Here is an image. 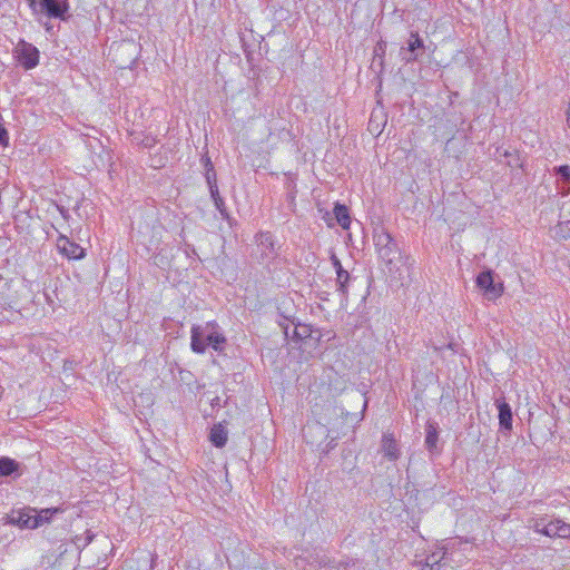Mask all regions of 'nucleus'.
I'll return each mask as SVG.
<instances>
[{
	"label": "nucleus",
	"mask_w": 570,
	"mask_h": 570,
	"mask_svg": "<svg viewBox=\"0 0 570 570\" xmlns=\"http://www.w3.org/2000/svg\"><path fill=\"white\" fill-rule=\"evenodd\" d=\"M226 344V337L220 332L216 322H207L205 325H193L190 331V347L195 353H204L208 346L222 352Z\"/></svg>",
	"instance_id": "obj_1"
},
{
	"label": "nucleus",
	"mask_w": 570,
	"mask_h": 570,
	"mask_svg": "<svg viewBox=\"0 0 570 570\" xmlns=\"http://www.w3.org/2000/svg\"><path fill=\"white\" fill-rule=\"evenodd\" d=\"M28 4L33 14H46L48 18L66 19L69 10L68 0H29Z\"/></svg>",
	"instance_id": "obj_2"
},
{
	"label": "nucleus",
	"mask_w": 570,
	"mask_h": 570,
	"mask_svg": "<svg viewBox=\"0 0 570 570\" xmlns=\"http://www.w3.org/2000/svg\"><path fill=\"white\" fill-rule=\"evenodd\" d=\"M20 63L26 69L35 68L39 62V50L31 43L21 40L16 48Z\"/></svg>",
	"instance_id": "obj_3"
},
{
	"label": "nucleus",
	"mask_w": 570,
	"mask_h": 570,
	"mask_svg": "<svg viewBox=\"0 0 570 570\" xmlns=\"http://www.w3.org/2000/svg\"><path fill=\"white\" fill-rule=\"evenodd\" d=\"M476 285L481 289H484L485 295L488 296L489 299L498 298L503 293V285L502 284L495 285L493 283V277H492L491 271L480 273L476 277Z\"/></svg>",
	"instance_id": "obj_4"
},
{
	"label": "nucleus",
	"mask_w": 570,
	"mask_h": 570,
	"mask_svg": "<svg viewBox=\"0 0 570 570\" xmlns=\"http://www.w3.org/2000/svg\"><path fill=\"white\" fill-rule=\"evenodd\" d=\"M377 245L380 246L379 255L386 264H392L400 257L397 245L389 234L380 236Z\"/></svg>",
	"instance_id": "obj_5"
},
{
	"label": "nucleus",
	"mask_w": 570,
	"mask_h": 570,
	"mask_svg": "<svg viewBox=\"0 0 570 570\" xmlns=\"http://www.w3.org/2000/svg\"><path fill=\"white\" fill-rule=\"evenodd\" d=\"M35 510H23L13 512L10 517V523L20 528L36 529L41 525L42 515H36Z\"/></svg>",
	"instance_id": "obj_6"
},
{
	"label": "nucleus",
	"mask_w": 570,
	"mask_h": 570,
	"mask_svg": "<svg viewBox=\"0 0 570 570\" xmlns=\"http://www.w3.org/2000/svg\"><path fill=\"white\" fill-rule=\"evenodd\" d=\"M57 248L69 259H81L85 257V249L77 243L69 240V238L63 235L58 237Z\"/></svg>",
	"instance_id": "obj_7"
},
{
	"label": "nucleus",
	"mask_w": 570,
	"mask_h": 570,
	"mask_svg": "<svg viewBox=\"0 0 570 570\" xmlns=\"http://www.w3.org/2000/svg\"><path fill=\"white\" fill-rule=\"evenodd\" d=\"M257 247L261 256L264 259H272L276 256L277 249L275 246L274 237L268 232H261L256 235Z\"/></svg>",
	"instance_id": "obj_8"
},
{
	"label": "nucleus",
	"mask_w": 570,
	"mask_h": 570,
	"mask_svg": "<svg viewBox=\"0 0 570 570\" xmlns=\"http://www.w3.org/2000/svg\"><path fill=\"white\" fill-rule=\"evenodd\" d=\"M424 49L423 40L421 39L419 32L413 31L410 35V38L407 40V47L406 51L409 52V56L404 57L403 59L406 62H412L417 60L420 53L419 50Z\"/></svg>",
	"instance_id": "obj_9"
},
{
	"label": "nucleus",
	"mask_w": 570,
	"mask_h": 570,
	"mask_svg": "<svg viewBox=\"0 0 570 570\" xmlns=\"http://www.w3.org/2000/svg\"><path fill=\"white\" fill-rule=\"evenodd\" d=\"M382 452L390 461H395L400 456L397 443L392 434H384L382 438Z\"/></svg>",
	"instance_id": "obj_10"
},
{
	"label": "nucleus",
	"mask_w": 570,
	"mask_h": 570,
	"mask_svg": "<svg viewBox=\"0 0 570 570\" xmlns=\"http://www.w3.org/2000/svg\"><path fill=\"white\" fill-rule=\"evenodd\" d=\"M499 423L500 426L507 431H511L512 429V411L508 403L499 402Z\"/></svg>",
	"instance_id": "obj_11"
},
{
	"label": "nucleus",
	"mask_w": 570,
	"mask_h": 570,
	"mask_svg": "<svg viewBox=\"0 0 570 570\" xmlns=\"http://www.w3.org/2000/svg\"><path fill=\"white\" fill-rule=\"evenodd\" d=\"M438 440L439 433L436 424L429 423L426 425L425 446L430 452H433L436 449Z\"/></svg>",
	"instance_id": "obj_12"
},
{
	"label": "nucleus",
	"mask_w": 570,
	"mask_h": 570,
	"mask_svg": "<svg viewBox=\"0 0 570 570\" xmlns=\"http://www.w3.org/2000/svg\"><path fill=\"white\" fill-rule=\"evenodd\" d=\"M210 441L217 448H223L227 442V432L222 425H215L210 431Z\"/></svg>",
	"instance_id": "obj_13"
},
{
	"label": "nucleus",
	"mask_w": 570,
	"mask_h": 570,
	"mask_svg": "<svg viewBox=\"0 0 570 570\" xmlns=\"http://www.w3.org/2000/svg\"><path fill=\"white\" fill-rule=\"evenodd\" d=\"M334 214L340 226L344 229H347L351 224L347 207L344 205L336 204L334 207Z\"/></svg>",
	"instance_id": "obj_14"
},
{
	"label": "nucleus",
	"mask_w": 570,
	"mask_h": 570,
	"mask_svg": "<svg viewBox=\"0 0 570 570\" xmlns=\"http://www.w3.org/2000/svg\"><path fill=\"white\" fill-rule=\"evenodd\" d=\"M205 167H206V181L209 187L210 194H215L217 191V180H216V173L214 169V166L209 158L205 159Z\"/></svg>",
	"instance_id": "obj_15"
},
{
	"label": "nucleus",
	"mask_w": 570,
	"mask_h": 570,
	"mask_svg": "<svg viewBox=\"0 0 570 570\" xmlns=\"http://www.w3.org/2000/svg\"><path fill=\"white\" fill-rule=\"evenodd\" d=\"M553 171L557 176H559L567 184V188H563L561 194L563 196L568 195L570 193V166L562 165L559 167H554Z\"/></svg>",
	"instance_id": "obj_16"
},
{
	"label": "nucleus",
	"mask_w": 570,
	"mask_h": 570,
	"mask_svg": "<svg viewBox=\"0 0 570 570\" xmlns=\"http://www.w3.org/2000/svg\"><path fill=\"white\" fill-rule=\"evenodd\" d=\"M19 468V464L9 458L0 459V475L7 476L16 472Z\"/></svg>",
	"instance_id": "obj_17"
},
{
	"label": "nucleus",
	"mask_w": 570,
	"mask_h": 570,
	"mask_svg": "<svg viewBox=\"0 0 570 570\" xmlns=\"http://www.w3.org/2000/svg\"><path fill=\"white\" fill-rule=\"evenodd\" d=\"M559 519L553 520L549 522L548 524L543 525L542 529H540V523L535 524V530L547 537L550 538H557L558 533V525H559Z\"/></svg>",
	"instance_id": "obj_18"
},
{
	"label": "nucleus",
	"mask_w": 570,
	"mask_h": 570,
	"mask_svg": "<svg viewBox=\"0 0 570 570\" xmlns=\"http://www.w3.org/2000/svg\"><path fill=\"white\" fill-rule=\"evenodd\" d=\"M350 279V274L347 271H341L336 273V285L337 291L342 294V296L347 295V282Z\"/></svg>",
	"instance_id": "obj_19"
},
{
	"label": "nucleus",
	"mask_w": 570,
	"mask_h": 570,
	"mask_svg": "<svg viewBox=\"0 0 570 570\" xmlns=\"http://www.w3.org/2000/svg\"><path fill=\"white\" fill-rule=\"evenodd\" d=\"M317 433L318 435H327V429L325 425H322V424H314V425H308L305 430H304V436L305 439L308 440V438L313 434V433ZM311 443H313V441H309Z\"/></svg>",
	"instance_id": "obj_20"
},
{
	"label": "nucleus",
	"mask_w": 570,
	"mask_h": 570,
	"mask_svg": "<svg viewBox=\"0 0 570 570\" xmlns=\"http://www.w3.org/2000/svg\"><path fill=\"white\" fill-rule=\"evenodd\" d=\"M558 534L557 538L568 539L570 538V524L560 520L558 525Z\"/></svg>",
	"instance_id": "obj_21"
},
{
	"label": "nucleus",
	"mask_w": 570,
	"mask_h": 570,
	"mask_svg": "<svg viewBox=\"0 0 570 570\" xmlns=\"http://www.w3.org/2000/svg\"><path fill=\"white\" fill-rule=\"evenodd\" d=\"M210 196L214 200L216 208L223 214L225 203H224V199L219 195V190L217 189V191L215 194H210Z\"/></svg>",
	"instance_id": "obj_22"
},
{
	"label": "nucleus",
	"mask_w": 570,
	"mask_h": 570,
	"mask_svg": "<svg viewBox=\"0 0 570 570\" xmlns=\"http://www.w3.org/2000/svg\"><path fill=\"white\" fill-rule=\"evenodd\" d=\"M9 142V136L7 129L0 125V146H7Z\"/></svg>",
	"instance_id": "obj_23"
},
{
	"label": "nucleus",
	"mask_w": 570,
	"mask_h": 570,
	"mask_svg": "<svg viewBox=\"0 0 570 570\" xmlns=\"http://www.w3.org/2000/svg\"><path fill=\"white\" fill-rule=\"evenodd\" d=\"M38 515H42L41 518V524H43V522H48L52 515V511L49 510V509H46V510H42Z\"/></svg>",
	"instance_id": "obj_24"
},
{
	"label": "nucleus",
	"mask_w": 570,
	"mask_h": 570,
	"mask_svg": "<svg viewBox=\"0 0 570 570\" xmlns=\"http://www.w3.org/2000/svg\"><path fill=\"white\" fill-rule=\"evenodd\" d=\"M307 332H308V330L306 326H301L299 328L298 327L295 328V335L299 338L306 337L308 335Z\"/></svg>",
	"instance_id": "obj_25"
},
{
	"label": "nucleus",
	"mask_w": 570,
	"mask_h": 570,
	"mask_svg": "<svg viewBox=\"0 0 570 570\" xmlns=\"http://www.w3.org/2000/svg\"><path fill=\"white\" fill-rule=\"evenodd\" d=\"M331 259H332V263H333V266H334L336 273L344 271L340 259L335 255H332Z\"/></svg>",
	"instance_id": "obj_26"
},
{
	"label": "nucleus",
	"mask_w": 570,
	"mask_h": 570,
	"mask_svg": "<svg viewBox=\"0 0 570 570\" xmlns=\"http://www.w3.org/2000/svg\"><path fill=\"white\" fill-rule=\"evenodd\" d=\"M385 48H386V43L385 42H383V41L379 42L376 45V47H375V53H377V55L382 53L383 55L384 51H385Z\"/></svg>",
	"instance_id": "obj_27"
},
{
	"label": "nucleus",
	"mask_w": 570,
	"mask_h": 570,
	"mask_svg": "<svg viewBox=\"0 0 570 570\" xmlns=\"http://www.w3.org/2000/svg\"><path fill=\"white\" fill-rule=\"evenodd\" d=\"M567 124H568V127L570 128V104L567 109Z\"/></svg>",
	"instance_id": "obj_28"
},
{
	"label": "nucleus",
	"mask_w": 570,
	"mask_h": 570,
	"mask_svg": "<svg viewBox=\"0 0 570 570\" xmlns=\"http://www.w3.org/2000/svg\"><path fill=\"white\" fill-rule=\"evenodd\" d=\"M153 145H154V139L147 140V142L145 144V146H147V147H151Z\"/></svg>",
	"instance_id": "obj_29"
},
{
	"label": "nucleus",
	"mask_w": 570,
	"mask_h": 570,
	"mask_svg": "<svg viewBox=\"0 0 570 570\" xmlns=\"http://www.w3.org/2000/svg\"><path fill=\"white\" fill-rule=\"evenodd\" d=\"M4 0H0V11L3 9Z\"/></svg>",
	"instance_id": "obj_30"
},
{
	"label": "nucleus",
	"mask_w": 570,
	"mask_h": 570,
	"mask_svg": "<svg viewBox=\"0 0 570 570\" xmlns=\"http://www.w3.org/2000/svg\"><path fill=\"white\" fill-rule=\"evenodd\" d=\"M2 394H3V389H2V386L0 385V400L2 399Z\"/></svg>",
	"instance_id": "obj_31"
},
{
	"label": "nucleus",
	"mask_w": 570,
	"mask_h": 570,
	"mask_svg": "<svg viewBox=\"0 0 570 570\" xmlns=\"http://www.w3.org/2000/svg\"><path fill=\"white\" fill-rule=\"evenodd\" d=\"M333 446H334V445L328 444V445H327V449L325 450V452H326V453H327V452H330V449H332Z\"/></svg>",
	"instance_id": "obj_32"
},
{
	"label": "nucleus",
	"mask_w": 570,
	"mask_h": 570,
	"mask_svg": "<svg viewBox=\"0 0 570 570\" xmlns=\"http://www.w3.org/2000/svg\"><path fill=\"white\" fill-rule=\"evenodd\" d=\"M503 155H504V157H510L511 156V154L509 151H507V150L504 151Z\"/></svg>",
	"instance_id": "obj_33"
}]
</instances>
